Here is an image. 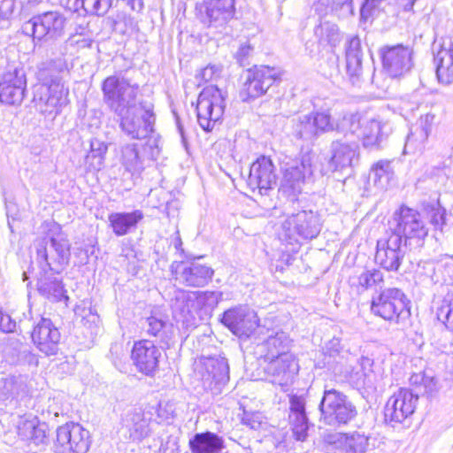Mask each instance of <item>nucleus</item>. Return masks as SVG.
Segmentation results:
<instances>
[{"mask_svg":"<svg viewBox=\"0 0 453 453\" xmlns=\"http://www.w3.org/2000/svg\"><path fill=\"white\" fill-rule=\"evenodd\" d=\"M226 91L214 85L203 88L199 93L196 110L197 122L202 129L210 132L221 120L226 109Z\"/></svg>","mask_w":453,"mask_h":453,"instance_id":"nucleus-7","label":"nucleus"},{"mask_svg":"<svg viewBox=\"0 0 453 453\" xmlns=\"http://www.w3.org/2000/svg\"><path fill=\"white\" fill-rule=\"evenodd\" d=\"M383 281V274L380 270H363L357 276L352 278V284H357L363 289L377 286Z\"/></svg>","mask_w":453,"mask_h":453,"instance_id":"nucleus-44","label":"nucleus"},{"mask_svg":"<svg viewBox=\"0 0 453 453\" xmlns=\"http://www.w3.org/2000/svg\"><path fill=\"white\" fill-rule=\"evenodd\" d=\"M315 35L319 37L320 42H326L332 47H335L341 41V35L335 24L326 22L315 28Z\"/></svg>","mask_w":453,"mask_h":453,"instance_id":"nucleus-45","label":"nucleus"},{"mask_svg":"<svg viewBox=\"0 0 453 453\" xmlns=\"http://www.w3.org/2000/svg\"><path fill=\"white\" fill-rule=\"evenodd\" d=\"M175 119H176V125H177L178 131H179L182 140H184L185 136H184L183 126L181 125L180 118L177 115H175Z\"/></svg>","mask_w":453,"mask_h":453,"instance_id":"nucleus-59","label":"nucleus"},{"mask_svg":"<svg viewBox=\"0 0 453 453\" xmlns=\"http://www.w3.org/2000/svg\"><path fill=\"white\" fill-rule=\"evenodd\" d=\"M153 104L140 101L134 108L125 111L119 118L121 131L131 139H144L154 131L156 116Z\"/></svg>","mask_w":453,"mask_h":453,"instance_id":"nucleus-10","label":"nucleus"},{"mask_svg":"<svg viewBox=\"0 0 453 453\" xmlns=\"http://www.w3.org/2000/svg\"><path fill=\"white\" fill-rule=\"evenodd\" d=\"M436 76L442 84L453 82V42L450 40L443 41L440 50L434 55Z\"/></svg>","mask_w":453,"mask_h":453,"instance_id":"nucleus-34","label":"nucleus"},{"mask_svg":"<svg viewBox=\"0 0 453 453\" xmlns=\"http://www.w3.org/2000/svg\"><path fill=\"white\" fill-rule=\"evenodd\" d=\"M408 248L399 235L388 231L386 238L377 242L375 261L387 271H397Z\"/></svg>","mask_w":453,"mask_h":453,"instance_id":"nucleus-17","label":"nucleus"},{"mask_svg":"<svg viewBox=\"0 0 453 453\" xmlns=\"http://www.w3.org/2000/svg\"><path fill=\"white\" fill-rule=\"evenodd\" d=\"M142 219L143 213L140 210L131 212H113L108 216L110 226L117 236H123L135 229Z\"/></svg>","mask_w":453,"mask_h":453,"instance_id":"nucleus-37","label":"nucleus"},{"mask_svg":"<svg viewBox=\"0 0 453 453\" xmlns=\"http://www.w3.org/2000/svg\"><path fill=\"white\" fill-rule=\"evenodd\" d=\"M290 413H305V399L302 395H291L289 398Z\"/></svg>","mask_w":453,"mask_h":453,"instance_id":"nucleus-54","label":"nucleus"},{"mask_svg":"<svg viewBox=\"0 0 453 453\" xmlns=\"http://www.w3.org/2000/svg\"><path fill=\"white\" fill-rule=\"evenodd\" d=\"M404 11H411L416 0H400Z\"/></svg>","mask_w":453,"mask_h":453,"instance_id":"nucleus-58","label":"nucleus"},{"mask_svg":"<svg viewBox=\"0 0 453 453\" xmlns=\"http://www.w3.org/2000/svg\"><path fill=\"white\" fill-rule=\"evenodd\" d=\"M253 47L248 42L242 44L236 53L234 54V58L242 66H246L250 65V58L253 53Z\"/></svg>","mask_w":453,"mask_h":453,"instance_id":"nucleus-52","label":"nucleus"},{"mask_svg":"<svg viewBox=\"0 0 453 453\" xmlns=\"http://www.w3.org/2000/svg\"><path fill=\"white\" fill-rule=\"evenodd\" d=\"M319 411V421L333 427L349 425L358 414L357 406L350 399L334 388L324 390Z\"/></svg>","mask_w":453,"mask_h":453,"instance_id":"nucleus-3","label":"nucleus"},{"mask_svg":"<svg viewBox=\"0 0 453 453\" xmlns=\"http://www.w3.org/2000/svg\"><path fill=\"white\" fill-rule=\"evenodd\" d=\"M150 420L151 415L146 414L141 409L129 410L122 418L125 436L134 441H141L150 434Z\"/></svg>","mask_w":453,"mask_h":453,"instance_id":"nucleus-30","label":"nucleus"},{"mask_svg":"<svg viewBox=\"0 0 453 453\" xmlns=\"http://www.w3.org/2000/svg\"><path fill=\"white\" fill-rule=\"evenodd\" d=\"M384 124L379 119H363L357 114H346L336 124V131L347 132L356 136L357 141L362 140L365 149H379L384 140Z\"/></svg>","mask_w":453,"mask_h":453,"instance_id":"nucleus-9","label":"nucleus"},{"mask_svg":"<svg viewBox=\"0 0 453 453\" xmlns=\"http://www.w3.org/2000/svg\"><path fill=\"white\" fill-rule=\"evenodd\" d=\"M32 341L37 349L46 356L56 355L61 334L50 319L42 318L34 327Z\"/></svg>","mask_w":453,"mask_h":453,"instance_id":"nucleus-27","label":"nucleus"},{"mask_svg":"<svg viewBox=\"0 0 453 453\" xmlns=\"http://www.w3.org/2000/svg\"><path fill=\"white\" fill-rule=\"evenodd\" d=\"M289 420L296 439L301 441H304L309 428V421L306 412L289 414Z\"/></svg>","mask_w":453,"mask_h":453,"instance_id":"nucleus-47","label":"nucleus"},{"mask_svg":"<svg viewBox=\"0 0 453 453\" xmlns=\"http://www.w3.org/2000/svg\"><path fill=\"white\" fill-rule=\"evenodd\" d=\"M220 69L215 65L206 66L201 72V77L205 81H212L215 77L219 76Z\"/></svg>","mask_w":453,"mask_h":453,"instance_id":"nucleus-57","label":"nucleus"},{"mask_svg":"<svg viewBox=\"0 0 453 453\" xmlns=\"http://www.w3.org/2000/svg\"><path fill=\"white\" fill-rule=\"evenodd\" d=\"M65 18L58 12H46L26 22L23 32L34 39H57L64 35Z\"/></svg>","mask_w":453,"mask_h":453,"instance_id":"nucleus-14","label":"nucleus"},{"mask_svg":"<svg viewBox=\"0 0 453 453\" xmlns=\"http://www.w3.org/2000/svg\"><path fill=\"white\" fill-rule=\"evenodd\" d=\"M386 0H365L361 8V17L367 18L372 12L380 8Z\"/></svg>","mask_w":453,"mask_h":453,"instance_id":"nucleus-55","label":"nucleus"},{"mask_svg":"<svg viewBox=\"0 0 453 453\" xmlns=\"http://www.w3.org/2000/svg\"><path fill=\"white\" fill-rule=\"evenodd\" d=\"M103 100L116 115L134 108L139 85L132 83L121 73L107 77L102 83Z\"/></svg>","mask_w":453,"mask_h":453,"instance_id":"nucleus-4","label":"nucleus"},{"mask_svg":"<svg viewBox=\"0 0 453 453\" xmlns=\"http://www.w3.org/2000/svg\"><path fill=\"white\" fill-rule=\"evenodd\" d=\"M264 417L260 412L243 411L242 422L250 429L258 430L263 425Z\"/></svg>","mask_w":453,"mask_h":453,"instance_id":"nucleus-51","label":"nucleus"},{"mask_svg":"<svg viewBox=\"0 0 453 453\" xmlns=\"http://www.w3.org/2000/svg\"><path fill=\"white\" fill-rule=\"evenodd\" d=\"M3 395L5 399L16 398L26 392V381L22 376H11L2 381Z\"/></svg>","mask_w":453,"mask_h":453,"instance_id":"nucleus-41","label":"nucleus"},{"mask_svg":"<svg viewBox=\"0 0 453 453\" xmlns=\"http://www.w3.org/2000/svg\"><path fill=\"white\" fill-rule=\"evenodd\" d=\"M436 317L446 328L453 330V295L448 294L437 308Z\"/></svg>","mask_w":453,"mask_h":453,"instance_id":"nucleus-46","label":"nucleus"},{"mask_svg":"<svg viewBox=\"0 0 453 453\" xmlns=\"http://www.w3.org/2000/svg\"><path fill=\"white\" fill-rule=\"evenodd\" d=\"M16 431L20 440L31 441L35 445L44 442L46 438V425L41 424L39 419L33 415L19 417L16 424Z\"/></svg>","mask_w":453,"mask_h":453,"instance_id":"nucleus-33","label":"nucleus"},{"mask_svg":"<svg viewBox=\"0 0 453 453\" xmlns=\"http://www.w3.org/2000/svg\"><path fill=\"white\" fill-rule=\"evenodd\" d=\"M313 173L311 157L303 155L300 161L287 163L280 182V190L288 196H296L302 191V185Z\"/></svg>","mask_w":453,"mask_h":453,"instance_id":"nucleus-20","label":"nucleus"},{"mask_svg":"<svg viewBox=\"0 0 453 453\" xmlns=\"http://www.w3.org/2000/svg\"><path fill=\"white\" fill-rule=\"evenodd\" d=\"M265 346L268 349V353L265 355L266 359L272 358V353L277 357V351L287 352L288 339L283 333L276 334L274 336H269L265 341Z\"/></svg>","mask_w":453,"mask_h":453,"instance_id":"nucleus-48","label":"nucleus"},{"mask_svg":"<svg viewBox=\"0 0 453 453\" xmlns=\"http://www.w3.org/2000/svg\"><path fill=\"white\" fill-rule=\"evenodd\" d=\"M388 231L399 235L410 249L420 248L428 234L421 214L404 205L395 211Z\"/></svg>","mask_w":453,"mask_h":453,"instance_id":"nucleus-5","label":"nucleus"},{"mask_svg":"<svg viewBox=\"0 0 453 453\" xmlns=\"http://www.w3.org/2000/svg\"><path fill=\"white\" fill-rule=\"evenodd\" d=\"M410 141H411V137H410V136H408V138H407V142H410Z\"/></svg>","mask_w":453,"mask_h":453,"instance_id":"nucleus-62","label":"nucleus"},{"mask_svg":"<svg viewBox=\"0 0 453 453\" xmlns=\"http://www.w3.org/2000/svg\"><path fill=\"white\" fill-rule=\"evenodd\" d=\"M323 441L329 453H366L371 449L370 437L363 433H326Z\"/></svg>","mask_w":453,"mask_h":453,"instance_id":"nucleus-18","label":"nucleus"},{"mask_svg":"<svg viewBox=\"0 0 453 453\" xmlns=\"http://www.w3.org/2000/svg\"><path fill=\"white\" fill-rule=\"evenodd\" d=\"M35 247L41 269L61 273L69 262L71 243L59 225L54 224L44 237L35 242Z\"/></svg>","mask_w":453,"mask_h":453,"instance_id":"nucleus-2","label":"nucleus"},{"mask_svg":"<svg viewBox=\"0 0 453 453\" xmlns=\"http://www.w3.org/2000/svg\"><path fill=\"white\" fill-rule=\"evenodd\" d=\"M205 389L219 395L229 380V366L224 357H203L196 368Z\"/></svg>","mask_w":453,"mask_h":453,"instance_id":"nucleus-12","label":"nucleus"},{"mask_svg":"<svg viewBox=\"0 0 453 453\" xmlns=\"http://www.w3.org/2000/svg\"><path fill=\"white\" fill-rule=\"evenodd\" d=\"M74 4L87 14L104 16L111 7L112 0H75Z\"/></svg>","mask_w":453,"mask_h":453,"instance_id":"nucleus-42","label":"nucleus"},{"mask_svg":"<svg viewBox=\"0 0 453 453\" xmlns=\"http://www.w3.org/2000/svg\"><path fill=\"white\" fill-rule=\"evenodd\" d=\"M418 399V396L411 390L399 389L387 402L384 413L386 420L402 423L414 412Z\"/></svg>","mask_w":453,"mask_h":453,"instance_id":"nucleus-26","label":"nucleus"},{"mask_svg":"<svg viewBox=\"0 0 453 453\" xmlns=\"http://www.w3.org/2000/svg\"><path fill=\"white\" fill-rule=\"evenodd\" d=\"M16 328V322L9 314L4 313L0 309V330L4 333H12Z\"/></svg>","mask_w":453,"mask_h":453,"instance_id":"nucleus-56","label":"nucleus"},{"mask_svg":"<svg viewBox=\"0 0 453 453\" xmlns=\"http://www.w3.org/2000/svg\"><path fill=\"white\" fill-rule=\"evenodd\" d=\"M174 279L188 287L200 288L208 284L214 273L213 270L196 261L174 262L171 265Z\"/></svg>","mask_w":453,"mask_h":453,"instance_id":"nucleus-23","label":"nucleus"},{"mask_svg":"<svg viewBox=\"0 0 453 453\" xmlns=\"http://www.w3.org/2000/svg\"><path fill=\"white\" fill-rule=\"evenodd\" d=\"M293 135L299 140L311 142L320 134L336 130L327 110L297 116L292 120Z\"/></svg>","mask_w":453,"mask_h":453,"instance_id":"nucleus-11","label":"nucleus"},{"mask_svg":"<svg viewBox=\"0 0 453 453\" xmlns=\"http://www.w3.org/2000/svg\"><path fill=\"white\" fill-rule=\"evenodd\" d=\"M162 353L151 341L140 340L134 343L131 358L137 371L152 377L158 371Z\"/></svg>","mask_w":453,"mask_h":453,"instance_id":"nucleus-24","label":"nucleus"},{"mask_svg":"<svg viewBox=\"0 0 453 453\" xmlns=\"http://www.w3.org/2000/svg\"><path fill=\"white\" fill-rule=\"evenodd\" d=\"M191 453H220L225 448L224 439L212 432L196 433L188 441Z\"/></svg>","mask_w":453,"mask_h":453,"instance_id":"nucleus-36","label":"nucleus"},{"mask_svg":"<svg viewBox=\"0 0 453 453\" xmlns=\"http://www.w3.org/2000/svg\"><path fill=\"white\" fill-rule=\"evenodd\" d=\"M66 70L65 60L59 58L38 65L36 77L39 83L34 86L33 102L41 113L58 114L59 108L66 104L68 88L63 82V73Z\"/></svg>","mask_w":453,"mask_h":453,"instance_id":"nucleus-1","label":"nucleus"},{"mask_svg":"<svg viewBox=\"0 0 453 453\" xmlns=\"http://www.w3.org/2000/svg\"><path fill=\"white\" fill-rule=\"evenodd\" d=\"M221 323L240 339H247L260 329L257 313L248 306H236L226 310L220 319Z\"/></svg>","mask_w":453,"mask_h":453,"instance_id":"nucleus-15","label":"nucleus"},{"mask_svg":"<svg viewBox=\"0 0 453 453\" xmlns=\"http://www.w3.org/2000/svg\"><path fill=\"white\" fill-rule=\"evenodd\" d=\"M143 328L148 335L157 337L161 342L167 343L171 338L173 324L163 314L152 312L146 319Z\"/></svg>","mask_w":453,"mask_h":453,"instance_id":"nucleus-38","label":"nucleus"},{"mask_svg":"<svg viewBox=\"0 0 453 453\" xmlns=\"http://www.w3.org/2000/svg\"><path fill=\"white\" fill-rule=\"evenodd\" d=\"M411 302L397 288H388L373 296L371 311L385 320L403 324L411 317Z\"/></svg>","mask_w":453,"mask_h":453,"instance_id":"nucleus-6","label":"nucleus"},{"mask_svg":"<svg viewBox=\"0 0 453 453\" xmlns=\"http://www.w3.org/2000/svg\"><path fill=\"white\" fill-rule=\"evenodd\" d=\"M92 39L88 37H82L81 35H71L67 41L63 44L64 50L61 51L62 55L65 54L68 45H76L79 49L90 48L92 45Z\"/></svg>","mask_w":453,"mask_h":453,"instance_id":"nucleus-53","label":"nucleus"},{"mask_svg":"<svg viewBox=\"0 0 453 453\" xmlns=\"http://www.w3.org/2000/svg\"><path fill=\"white\" fill-rule=\"evenodd\" d=\"M280 79V73L267 65L255 66L247 73L240 96L243 102L254 100L266 93L269 88Z\"/></svg>","mask_w":453,"mask_h":453,"instance_id":"nucleus-16","label":"nucleus"},{"mask_svg":"<svg viewBox=\"0 0 453 453\" xmlns=\"http://www.w3.org/2000/svg\"><path fill=\"white\" fill-rule=\"evenodd\" d=\"M27 279V273H23V280H26Z\"/></svg>","mask_w":453,"mask_h":453,"instance_id":"nucleus-61","label":"nucleus"},{"mask_svg":"<svg viewBox=\"0 0 453 453\" xmlns=\"http://www.w3.org/2000/svg\"><path fill=\"white\" fill-rule=\"evenodd\" d=\"M121 163L132 173H139L143 168L135 143L127 144L121 149Z\"/></svg>","mask_w":453,"mask_h":453,"instance_id":"nucleus-40","label":"nucleus"},{"mask_svg":"<svg viewBox=\"0 0 453 453\" xmlns=\"http://www.w3.org/2000/svg\"><path fill=\"white\" fill-rule=\"evenodd\" d=\"M382 65L389 76L397 78L407 73L413 66V50L403 44L386 45L380 50Z\"/></svg>","mask_w":453,"mask_h":453,"instance_id":"nucleus-19","label":"nucleus"},{"mask_svg":"<svg viewBox=\"0 0 453 453\" xmlns=\"http://www.w3.org/2000/svg\"><path fill=\"white\" fill-rule=\"evenodd\" d=\"M322 229L320 215L303 210L288 216L281 224L280 239L289 243L316 238Z\"/></svg>","mask_w":453,"mask_h":453,"instance_id":"nucleus-8","label":"nucleus"},{"mask_svg":"<svg viewBox=\"0 0 453 453\" xmlns=\"http://www.w3.org/2000/svg\"><path fill=\"white\" fill-rule=\"evenodd\" d=\"M341 139L333 141L330 145V157L327 162V171L335 172L349 167L358 157V142L352 140L350 134L343 132Z\"/></svg>","mask_w":453,"mask_h":453,"instance_id":"nucleus-21","label":"nucleus"},{"mask_svg":"<svg viewBox=\"0 0 453 453\" xmlns=\"http://www.w3.org/2000/svg\"><path fill=\"white\" fill-rule=\"evenodd\" d=\"M196 294V304H202L211 309L216 307L222 298V293L217 291L195 292Z\"/></svg>","mask_w":453,"mask_h":453,"instance_id":"nucleus-49","label":"nucleus"},{"mask_svg":"<svg viewBox=\"0 0 453 453\" xmlns=\"http://www.w3.org/2000/svg\"><path fill=\"white\" fill-rule=\"evenodd\" d=\"M108 146L105 142L92 139L90 142V150L86 156L85 165L89 171H99L104 166L105 154Z\"/></svg>","mask_w":453,"mask_h":453,"instance_id":"nucleus-39","label":"nucleus"},{"mask_svg":"<svg viewBox=\"0 0 453 453\" xmlns=\"http://www.w3.org/2000/svg\"><path fill=\"white\" fill-rule=\"evenodd\" d=\"M27 88L23 69L15 68L4 73L0 79V102L8 105L21 104Z\"/></svg>","mask_w":453,"mask_h":453,"instance_id":"nucleus-25","label":"nucleus"},{"mask_svg":"<svg viewBox=\"0 0 453 453\" xmlns=\"http://www.w3.org/2000/svg\"><path fill=\"white\" fill-rule=\"evenodd\" d=\"M91 444L89 431L69 422L57 429L56 453H87Z\"/></svg>","mask_w":453,"mask_h":453,"instance_id":"nucleus-13","label":"nucleus"},{"mask_svg":"<svg viewBox=\"0 0 453 453\" xmlns=\"http://www.w3.org/2000/svg\"><path fill=\"white\" fill-rule=\"evenodd\" d=\"M434 118V115L426 114V116L421 117V121L425 124H428L433 121Z\"/></svg>","mask_w":453,"mask_h":453,"instance_id":"nucleus-60","label":"nucleus"},{"mask_svg":"<svg viewBox=\"0 0 453 453\" xmlns=\"http://www.w3.org/2000/svg\"><path fill=\"white\" fill-rule=\"evenodd\" d=\"M268 360L265 372L273 384L283 387L293 381L299 366L291 353L277 351V357L272 353Z\"/></svg>","mask_w":453,"mask_h":453,"instance_id":"nucleus-22","label":"nucleus"},{"mask_svg":"<svg viewBox=\"0 0 453 453\" xmlns=\"http://www.w3.org/2000/svg\"><path fill=\"white\" fill-rule=\"evenodd\" d=\"M393 174L391 162L388 160H380L372 166L370 177L375 184H379L383 188L389 182Z\"/></svg>","mask_w":453,"mask_h":453,"instance_id":"nucleus-43","label":"nucleus"},{"mask_svg":"<svg viewBox=\"0 0 453 453\" xmlns=\"http://www.w3.org/2000/svg\"><path fill=\"white\" fill-rule=\"evenodd\" d=\"M277 182L275 166L270 157H259L252 163L250 169L248 183L252 188L267 191L273 188Z\"/></svg>","mask_w":453,"mask_h":453,"instance_id":"nucleus-28","label":"nucleus"},{"mask_svg":"<svg viewBox=\"0 0 453 453\" xmlns=\"http://www.w3.org/2000/svg\"><path fill=\"white\" fill-rule=\"evenodd\" d=\"M446 211L438 203L430 206L427 211V217L431 224L435 227H441L445 224Z\"/></svg>","mask_w":453,"mask_h":453,"instance_id":"nucleus-50","label":"nucleus"},{"mask_svg":"<svg viewBox=\"0 0 453 453\" xmlns=\"http://www.w3.org/2000/svg\"><path fill=\"white\" fill-rule=\"evenodd\" d=\"M346 73L352 86L362 82V61L364 57L361 39L357 35L349 36L344 44Z\"/></svg>","mask_w":453,"mask_h":453,"instance_id":"nucleus-29","label":"nucleus"},{"mask_svg":"<svg viewBox=\"0 0 453 453\" xmlns=\"http://www.w3.org/2000/svg\"><path fill=\"white\" fill-rule=\"evenodd\" d=\"M196 304V293L180 291L172 303L173 313L177 321H181L186 326H194Z\"/></svg>","mask_w":453,"mask_h":453,"instance_id":"nucleus-35","label":"nucleus"},{"mask_svg":"<svg viewBox=\"0 0 453 453\" xmlns=\"http://www.w3.org/2000/svg\"><path fill=\"white\" fill-rule=\"evenodd\" d=\"M205 15L203 22L219 27L230 20L234 14V0H205Z\"/></svg>","mask_w":453,"mask_h":453,"instance_id":"nucleus-31","label":"nucleus"},{"mask_svg":"<svg viewBox=\"0 0 453 453\" xmlns=\"http://www.w3.org/2000/svg\"><path fill=\"white\" fill-rule=\"evenodd\" d=\"M60 273L41 269L37 279V290L41 296L51 302L67 300L62 280L58 277Z\"/></svg>","mask_w":453,"mask_h":453,"instance_id":"nucleus-32","label":"nucleus"}]
</instances>
